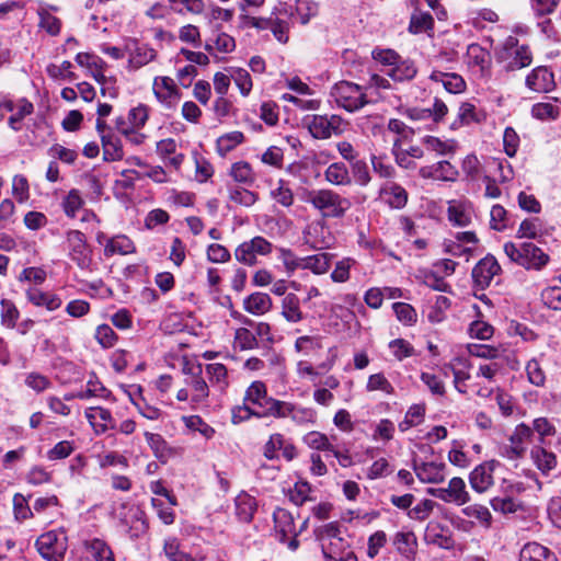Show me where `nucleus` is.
<instances>
[{
  "instance_id": "obj_1",
  "label": "nucleus",
  "mask_w": 561,
  "mask_h": 561,
  "mask_svg": "<svg viewBox=\"0 0 561 561\" xmlns=\"http://www.w3.org/2000/svg\"><path fill=\"white\" fill-rule=\"evenodd\" d=\"M305 201L327 218L343 217L352 205L348 198L329 188L309 191Z\"/></svg>"
},
{
  "instance_id": "obj_2",
  "label": "nucleus",
  "mask_w": 561,
  "mask_h": 561,
  "mask_svg": "<svg viewBox=\"0 0 561 561\" xmlns=\"http://www.w3.org/2000/svg\"><path fill=\"white\" fill-rule=\"evenodd\" d=\"M62 249L68 259L80 270L91 272L93 270V253L88 244L85 234L77 229H68L65 232Z\"/></svg>"
},
{
  "instance_id": "obj_3",
  "label": "nucleus",
  "mask_w": 561,
  "mask_h": 561,
  "mask_svg": "<svg viewBox=\"0 0 561 561\" xmlns=\"http://www.w3.org/2000/svg\"><path fill=\"white\" fill-rule=\"evenodd\" d=\"M302 126L312 138L327 140L340 136L345 129V121L337 114H310L302 118Z\"/></svg>"
},
{
  "instance_id": "obj_4",
  "label": "nucleus",
  "mask_w": 561,
  "mask_h": 561,
  "mask_svg": "<svg viewBox=\"0 0 561 561\" xmlns=\"http://www.w3.org/2000/svg\"><path fill=\"white\" fill-rule=\"evenodd\" d=\"M330 98L336 104L350 113L356 112L367 103V95L364 88L350 81L336 82L330 91Z\"/></svg>"
},
{
  "instance_id": "obj_5",
  "label": "nucleus",
  "mask_w": 561,
  "mask_h": 561,
  "mask_svg": "<svg viewBox=\"0 0 561 561\" xmlns=\"http://www.w3.org/2000/svg\"><path fill=\"white\" fill-rule=\"evenodd\" d=\"M39 554L47 561H62L68 548L67 535L62 529L42 534L36 540Z\"/></svg>"
},
{
  "instance_id": "obj_6",
  "label": "nucleus",
  "mask_w": 561,
  "mask_h": 561,
  "mask_svg": "<svg viewBox=\"0 0 561 561\" xmlns=\"http://www.w3.org/2000/svg\"><path fill=\"white\" fill-rule=\"evenodd\" d=\"M271 403V410L274 417H290L297 425H313L317 422V412L313 408L282 400L272 401Z\"/></svg>"
},
{
  "instance_id": "obj_7",
  "label": "nucleus",
  "mask_w": 561,
  "mask_h": 561,
  "mask_svg": "<svg viewBox=\"0 0 561 561\" xmlns=\"http://www.w3.org/2000/svg\"><path fill=\"white\" fill-rule=\"evenodd\" d=\"M273 250V244L261 236H256L249 241H244L234 250V257L238 262L253 266L256 264L257 255H268Z\"/></svg>"
},
{
  "instance_id": "obj_8",
  "label": "nucleus",
  "mask_w": 561,
  "mask_h": 561,
  "mask_svg": "<svg viewBox=\"0 0 561 561\" xmlns=\"http://www.w3.org/2000/svg\"><path fill=\"white\" fill-rule=\"evenodd\" d=\"M125 53L128 56L127 69L136 71L156 60L158 53L149 44L129 38L125 42Z\"/></svg>"
},
{
  "instance_id": "obj_9",
  "label": "nucleus",
  "mask_w": 561,
  "mask_h": 561,
  "mask_svg": "<svg viewBox=\"0 0 561 561\" xmlns=\"http://www.w3.org/2000/svg\"><path fill=\"white\" fill-rule=\"evenodd\" d=\"M152 92L157 102L167 110L174 108L181 100V91L168 76H157L152 81Z\"/></svg>"
},
{
  "instance_id": "obj_10",
  "label": "nucleus",
  "mask_w": 561,
  "mask_h": 561,
  "mask_svg": "<svg viewBox=\"0 0 561 561\" xmlns=\"http://www.w3.org/2000/svg\"><path fill=\"white\" fill-rule=\"evenodd\" d=\"M427 493L445 503L458 506L465 505L470 500L463 479L458 477L450 479L446 488H430Z\"/></svg>"
},
{
  "instance_id": "obj_11",
  "label": "nucleus",
  "mask_w": 561,
  "mask_h": 561,
  "mask_svg": "<svg viewBox=\"0 0 561 561\" xmlns=\"http://www.w3.org/2000/svg\"><path fill=\"white\" fill-rule=\"evenodd\" d=\"M419 175L424 180L455 182L459 176V171L449 158H445L435 163L421 167Z\"/></svg>"
},
{
  "instance_id": "obj_12",
  "label": "nucleus",
  "mask_w": 561,
  "mask_h": 561,
  "mask_svg": "<svg viewBox=\"0 0 561 561\" xmlns=\"http://www.w3.org/2000/svg\"><path fill=\"white\" fill-rule=\"evenodd\" d=\"M448 113V107L440 99H435L432 107H407L403 114L413 122L425 123L431 121L433 124L443 122Z\"/></svg>"
},
{
  "instance_id": "obj_13",
  "label": "nucleus",
  "mask_w": 561,
  "mask_h": 561,
  "mask_svg": "<svg viewBox=\"0 0 561 561\" xmlns=\"http://www.w3.org/2000/svg\"><path fill=\"white\" fill-rule=\"evenodd\" d=\"M272 401L278 400L267 396L266 386L262 381H253L245 391L244 402L261 409L260 412L263 416H273Z\"/></svg>"
},
{
  "instance_id": "obj_14",
  "label": "nucleus",
  "mask_w": 561,
  "mask_h": 561,
  "mask_svg": "<svg viewBox=\"0 0 561 561\" xmlns=\"http://www.w3.org/2000/svg\"><path fill=\"white\" fill-rule=\"evenodd\" d=\"M500 58L507 62L508 69H522L526 66V48L518 44L516 36L511 35L503 43Z\"/></svg>"
},
{
  "instance_id": "obj_15",
  "label": "nucleus",
  "mask_w": 561,
  "mask_h": 561,
  "mask_svg": "<svg viewBox=\"0 0 561 561\" xmlns=\"http://www.w3.org/2000/svg\"><path fill=\"white\" fill-rule=\"evenodd\" d=\"M526 451V424L520 423L510 436L508 442L500 447V455L507 460L522 459Z\"/></svg>"
},
{
  "instance_id": "obj_16",
  "label": "nucleus",
  "mask_w": 561,
  "mask_h": 561,
  "mask_svg": "<svg viewBox=\"0 0 561 561\" xmlns=\"http://www.w3.org/2000/svg\"><path fill=\"white\" fill-rule=\"evenodd\" d=\"M280 454L285 459L293 460L297 453L295 446L287 442L283 434H272L263 447V455L268 460H275Z\"/></svg>"
},
{
  "instance_id": "obj_17",
  "label": "nucleus",
  "mask_w": 561,
  "mask_h": 561,
  "mask_svg": "<svg viewBox=\"0 0 561 561\" xmlns=\"http://www.w3.org/2000/svg\"><path fill=\"white\" fill-rule=\"evenodd\" d=\"M501 266L496 259L492 255H486L481 259L472 270V278L477 286L481 289L488 287L492 279L499 275Z\"/></svg>"
},
{
  "instance_id": "obj_18",
  "label": "nucleus",
  "mask_w": 561,
  "mask_h": 561,
  "mask_svg": "<svg viewBox=\"0 0 561 561\" xmlns=\"http://www.w3.org/2000/svg\"><path fill=\"white\" fill-rule=\"evenodd\" d=\"M378 197L382 203L394 209H401L408 203V192L393 181H386L380 186Z\"/></svg>"
},
{
  "instance_id": "obj_19",
  "label": "nucleus",
  "mask_w": 561,
  "mask_h": 561,
  "mask_svg": "<svg viewBox=\"0 0 561 561\" xmlns=\"http://www.w3.org/2000/svg\"><path fill=\"white\" fill-rule=\"evenodd\" d=\"M421 144L428 152L438 157L453 159L459 145L455 139H442L436 136L426 135L421 139Z\"/></svg>"
},
{
  "instance_id": "obj_20",
  "label": "nucleus",
  "mask_w": 561,
  "mask_h": 561,
  "mask_svg": "<svg viewBox=\"0 0 561 561\" xmlns=\"http://www.w3.org/2000/svg\"><path fill=\"white\" fill-rule=\"evenodd\" d=\"M275 533L279 541L285 542L290 537H297L300 530L296 529L294 516L285 508H277L273 514Z\"/></svg>"
},
{
  "instance_id": "obj_21",
  "label": "nucleus",
  "mask_w": 561,
  "mask_h": 561,
  "mask_svg": "<svg viewBox=\"0 0 561 561\" xmlns=\"http://www.w3.org/2000/svg\"><path fill=\"white\" fill-rule=\"evenodd\" d=\"M85 417L93 427L95 434H104L110 428H115L116 423L110 410L101 407H92L85 410Z\"/></svg>"
},
{
  "instance_id": "obj_22",
  "label": "nucleus",
  "mask_w": 561,
  "mask_h": 561,
  "mask_svg": "<svg viewBox=\"0 0 561 561\" xmlns=\"http://www.w3.org/2000/svg\"><path fill=\"white\" fill-rule=\"evenodd\" d=\"M447 213L449 221L459 227L469 226L474 215L472 204L467 201H450Z\"/></svg>"
},
{
  "instance_id": "obj_23",
  "label": "nucleus",
  "mask_w": 561,
  "mask_h": 561,
  "mask_svg": "<svg viewBox=\"0 0 561 561\" xmlns=\"http://www.w3.org/2000/svg\"><path fill=\"white\" fill-rule=\"evenodd\" d=\"M392 545L397 552L407 560H413L417 552V538L412 530H400L394 534Z\"/></svg>"
},
{
  "instance_id": "obj_24",
  "label": "nucleus",
  "mask_w": 561,
  "mask_h": 561,
  "mask_svg": "<svg viewBox=\"0 0 561 561\" xmlns=\"http://www.w3.org/2000/svg\"><path fill=\"white\" fill-rule=\"evenodd\" d=\"M493 470V462H484L477 466L469 477L471 488L478 493L488 491L494 482Z\"/></svg>"
},
{
  "instance_id": "obj_25",
  "label": "nucleus",
  "mask_w": 561,
  "mask_h": 561,
  "mask_svg": "<svg viewBox=\"0 0 561 561\" xmlns=\"http://www.w3.org/2000/svg\"><path fill=\"white\" fill-rule=\"evenodd\" d=\"M163 552L168 561H204L206 556L202 552L196 554L188 553L181 548L180 540L176 537L164 539Z\"/></svg>"
},
{
  "instance_id": "obj_26",
  "label": "nucleus",
  "mask_w": 561,
  "mask_h": 561,
  "mask_svg": "<svg viewBox=\"0 0 561 561\" xmlns=\"http://www.w3.org/2000/svg\"><path fill=\"white\" fill-rule=\"evenodd\" d=\"M526 229V220L520 222L516 241H508L504 244V252L510 261L520 265H526V242L523 241L525 237L524 230Z\"/></svg>"
},
{
  "instance_id": "obj_27",
  "label": "nucleus",
  "mask_w": 561,
  "mask_h": 561,
  "mask_svg": "<svg viewBox=\"0 0 561 561\" xmlns=\"http://www.w3.org/2000/svg\"><path fill=\"white\" fill-rule=\"evenodd\" d=\"M445 469L446 466L444 463L438 462H421L414 463V472L420 481L424 483H439L445 479Z\"/></svg>"
},
{
  "instance_id": "obj_28",
  "label": "nucleus",
  "mask_w": 561,
  "mask_h": 561,
  "mask_svg": "<svg viewBox=\"0 0 561 561\" xmlns=\"http://www.w3.org/2000/svg\"><path fill=\"white\" fill-rule=\"evenodd\" d=\"M25 296L28 302L36 307H45L48 311L57 310L62 302L58 295L43 291L36 287H28L25 290Z\"/></svg>"
},
{
  "instance_id": "obj_29",
  "label": "nucleus",
  "mask_w": 561,
  "mask_h": 561,
  "mask_svg": "<svg viewBox=\"0 0 561 561\" xmlns=\"http://www.w3.org/2000/svg\"><path fill=\"white\" fill-rule=\"evenodd\" d=\"M75 59L95 81L103 80L107 65L101 57L90 53H78Z\"/></svg>"
},
{
  "instance_id": "obj_30",
  "label": "nucleus",
  "mask_w": 561,
  "mask_h": 561,
  "mask_svg": "<svg viewBox=\"0 0 561 561\" xmlns=\"http://www.w3.org/2000/svg\"><path fill=\"white\" fill-rule=\"evenodd\" d=\"M280 308V314L289 323L296 324L305 319L300 299L294 293L285 295V297L282 299Z\"/></svg>"
},
{
  "instance_id": "obj_31",
  "label": "nucleus",
  "mask_w": 561,
  "mask_h": 561,
  "mask_svg": "<svg viewBox=\"0 0 561 561\" xmlns=\"http://www.w3.org/2000/svg\"><path fill=\"white\" fill-rule=\"evenodd\" d=\"M257 510V503L254 496L247 492H241L234 500L236 516L241 523H250Z\"/></svg>"
},
{
  "instance_id": "obj_32",
  "label": "nucleus",
  "mask_w": 561,
  "mask_h": 561,
  "mask_svg": "<svg viewBox=\"0 0 561 561\" xmlns=\"http://www.w3.org/2000/svg\"><path fill=\"white\" fill-rule=\"evenodd\" d=\"M136 252V245L125 234H118L106 240L104 244V255L106 257L118 255H128Z\"/></svg>"
},
{
  "instance_id": "obj_33",
  "label": "nucleus",
  "mask_w": 561,
  "mask_h": 561,
  "mask_svg": "<svg viewBox=\"0 0 561 561\" xmlns=\"http://www.w3.org/2000/svg\"><path fill=\"white\" fill-rule=\"evenodd\" d=\"M553 85V75L546 67H538L528 76V88L536 92H548Z\"/></svg>"
},
{
  "instance_id": "obj_34",
  "label": "nucleus",
  "mask_w": 561,
  "mask_h": 561,
  "mask_svg": "<svg viewBox=\"0 0 561 561\" xmlns=\"http://www.w3.org/2000/svg\"><path fill=\"white\" fill-rule=\"evenodd\" d=\"M227 196L229 203L242 207H251L259 199V195L255 192L234 184L227 185Z\"/></svg>"
},
{
  "instance_id": "obj_35",
  "label": "nucleus",
  "mask_w": 561,
  "mask_h": 561,
  "mask_svg": "<svg viewBox=\"0 0 561 561\" xmlns=\"http://www.w3.org/2000/svg\"><path fill=\"white\" fill-rule=\"evenodd\" d=\"M332 257L333 254L327 252L304 256L302 270H309L314 275H323L330 270Z\"/></svg>"
},
{
  "instance_id": "obj_36",
  "label": "nucleus",
  "mask_w": 561,
  "mask_h": 561,
  "mask_svg": "<svg viewBox=\"0 0 561 561\" xmlns=\"http://www.w3.org/2000/svg\"><path fill=\"white\" fill-rule=\"evenodd\" d=\"M243 306L249 313L262 316L271 310L272 299L265 293H254L244 299Z\"/></svg>"
},
{
  "instance_id": "obj_37",
  "label": "nucleus",
  "mask_w": 561,
  "mask_h": 561,
  "mask_svg": "<svg viewBox=\"0 0 561 561\" xmlns=\"http://www.w3.org/2000/svg\"><path fill=\"white\" fill-rule=\"evenodd\" d=\"M478 238L473 231L457 232L455 242L450 245V252L454 255L470 254L476 250Z\"/></svg>"
},
{
  "instance_id": "obj_38",
  "label": "nucleus",
  "mask_w": 561,
  "mask_h": 561,
  "mask_svg": "<svg viewBox=\"0 0 561 561\" xmlns=\"http://www.w3.org/2000/svg\"><path fill=\"white\" fill-rule=\"evenodd\" d=\"M386 75L396 82L411 81L417 75L415 61L410 58H402L397 68L386 71Z\"/></svg>"
},
{
  "instance_id": "obj_39",
  "label": "nucleus",
  "mask_w": 561,
  "mask_h": 561,
  "mask_svg": "<svg viewBox=\"0 0 561 561\" xmlns=\"http://www.w3.org/2000/svg\"><path fill=\"white\" fill-rule=\"evenodd\" d=\"M430 79L436 82H442L444 88L450 93H460L466 87L465 80L457 73L433 71Z\"/></svg>"
},
{
  "instance_id": "obj_40",
  "label": "nucleus",
  "mask_w": 561,
  "mask_h": 561,
  "mask_svg": "<svg viewBox=\"0 0 561 561\" xmlns=\"http://www.w3.org/2000/svg\"><path fill=\"white\" fill-rule=\"evenodd\" d=\"M371 58L377 64L385 67L386 72L392 70L393 68H397V66H399V62L402 60L403 57L399 55L394 49L375 47L371 50Z\"/></svg>"
},
{
  "instance_id": "obj_41",
  "label": "nucleus",
  "mask_w": 561,
  "mask_h": 561,
  "mask_svg": "<svg viewBox=\"0 0 561 561\" xmlns=\"http://www.w3.org/2000/svg\"><path fill=\"white\" fill-rule=\"evenodd\" d=\"M84 199L79 190H70L61 201V209L68 218H76L78 213L83 208Z\"/></svg>"
},
{
  "instance_id": "obj_42",
  "label": "nucleus",
  "mask_w": 561,
  "mask_h": 561,
  "mask_svg": "<svg viewBox=\"0 0 561 561\" xmlns=\"http://www.w3.org/2000/svg\"><path fill=\"white\" fill-rule=\"evenodd\" d=\"M103 159L108 162L119 161L124 157L122 141L114 134L102 137Z\"/></svg>"
},
{
  "instance_id": "obj_43",
  "label": "nucleus",
  "mask_w": 561,
  "mask_h": 561,
  "mask_svg": "<svg viewBox=\"0 0 561 561\" xmlns=\"http://www.w3.org/2000/svg\"><path fill=\"white\" fill-rule=\"evenodd\" d=\"M205 371L210 383L224 391L229 386L228 369L224 364L214 363L205 366Z\"/></svg>"
},
{
  "instance_id": "obj_44",
  "label": "nucleus",
  "mask_w": 561,
  "mask_h": 561,
  "mask_svg": "<svg viewBox=\"0 0 561 561\" xmlns=\"http://www.w3.org/2000/svg\"><path fill=\"white\" fill-rule=\"evenodd\" d=\"M85 549L95 561H115L111 547L100 538H92L84 541Z\"/></svg>"
},
{
  "instance_id": "obj_45",
  "label": "nucleus",
  "mask_w": 561,
  "mask_h": 561,
  "mask_svg": "<svg viewBox=\"0 0 561 561\" xmlns=\"http://www.w3.org/2000/svg\"><path fill=\"white\" fill-rule=\"evenodd\" d=\"M182 422L192 433H198L205 439H211L215 436V428L206 423L199 415H184Z\"/></svg>"
},
{
  "instance_id": "obj_46",
  "label": "nucleus",
  "mask_w": 561,
  "mask_h": 561,
  "mask_svg": "<svg viewBox=\"0 0 561 561\" xmlns=\"http://www.w3.org/2000/svg\"><path fill=\"white\" fill-rule=\"evenodd\" d=\"M325 180L333 185H348L351 176L343 162H333L324 171Z\"/></svg>"
},
{
  "instance_id": "obj_47",
  "label": "nucleus",
  "mask_w": 561,
  "mask_h": 561,
  "mask_svg": "<svg viewBox=\"0 0 561 561\" xmlns=\"http://www.w3.org/2000/svg\"><path fill=\"white\" fill-rule=\"evenodd\" d=\"M488 174L500 182H507L514 178L512 165L502 159H491L488 164Z\"/></svg>"
},
{
  "instance_id": "obj_48",
  "label": "nucleus",
  "mask_w": 561,
  "mask_h": 561,
  "mask_svg": "<svg viewBox=\"0 0 561 561\" xmlns=\"http://www.w3.org/2000/svg\"><path fill=\"white\" fill-rule=\"evenodd\" d=\"M434 19L430 12L414 11L409 23V32L420 34L433 30Z\"/></svg>"
},
{
  "instance_id": "obj_49",
  "label": "nucleus",
  "mask_w": 561,
  "mask_h": 561,
  "mask_svg": "<svg viewBox=\"0 0 561 561\" xmlns=\"http://www.w3.org/2000/svg\"><path fill=\"white\" fill-rule=\"evenodd\" d=\"M186 383L192 391L191 401L193 404H202L206 402L209 396V388L201 375H193Z\"/></svg>"
},
{
  "instance_id": "obj_50",
  "label": "nucleus",
  "mask_w": 561,
  "mask_h": 561,
  "mask_svg": "<svg viewBox=\"0 0 561 561\" xmlns=\"http://www.w3.org/2000/svg\"><path fill=\"white\" fill-rule=\"evenodd\" d=\"M356 260L350 256L337 261L330 274L331 280L336 284H344L348 282L351 278V270L356 265Z\"/></svg>"
},
{
  "instance_id": "obj_51",
  "label": "nucleus",
  "mask_w": 561,
  "mask_h": 561,
  "mask_svg": "<svg viewBox=\"0 0 561 561\" xmlns=\"http://www.w3.org/2000/svg\"><path fill=\"white\" fill-rule=\"evenodd\" d=\"M451 301L446 296H436L434 302L428 309L427 319L431 323H440L446 318V312L449 310Z\"/></svg>"
},
{
  "instance_id": "obj_52",
  "label": "nucleus",
  "mask_w": 561,
  "mask_h": 561,
  "mask_svg": "<svg viewBox=\"0 0 561 561\" xmlns=\"http://www.w3.org/2000/svg\"><path fill=\"white\" fill-rule=\"evenodd\" d=\"M556 434L554 426L545 417L536 419L533 423L531 431L528 430V438L531 440L537 437V439L543 444H546L547 439L553 437Z\"/></svg>"
},
{
  "instance_id": "obj_53",
  "label": "nucleus",
  "mask_w": 561,
  "mask_h": 561,
  "mask_svg": "<svg viewBox=\"0 0 561 561\" xmlns=\"http://www.w3.org/2000/svg\"><path fill=\"white\" fill-rule=\"evenodd\" d=\"M229 175L237 182L245 185H251L255 181V175L250 163L239 161L231 165Z\"/></svg>"
},
{
  "instance_id": "obj_54",
  "label": "nucleus",
  "mask_w": 561,
  "mask_h": 561,
  "mask_svg": "<svg viewBox=\"0 0 561 561\" xmlns=\"http://www.w3.org/2000/svg\"><path fill=\"white\" fill-rule=\"evenodd\" d=\"M295 351L302 355H311L322 348V337L319 335H302L296 339Z\"/></svg>"
},
{
  "instance_id": "obj_55",
  "label": "nucleus",
  "mask_w": 561,
  "mask_h": 561,
  "mask_svg": "<svg viewBox=\"0 0 561 561\" xmlns=\"http://www.w3.org/2000/svg\"><path fill=\"white\" fill-rule=\"evenodd\" d=\"M531 458L536 467L543 473H548L556 467V456L543 447L534 448Z\"/></svg>"
},
{
  "instance_id": "obj_56",
  "label": "nucleus",
  "mask_w": 561,
  "mask_h": 561,
  "mask_svg": "<svg viewBox=\"0 0 561 561\" xmlns=\"http://www.w3.org/2000/svg\"><path fill=\"white\" fill-rule=\"evenodd\" d=\"M305 444L316 450L325 451V457L329 458V451L333 450V445L330 443L329 437L318 431H311L304 436Z\"/></svg>"
},
{
  "instance_id": "obj_57",
  "label": "nucleus",
  "mask_w": 561,
  "mask_h": 561,
  "mask_svg": "<svg viewBox=\"0 0 561 561\" xmlns=\"http://www.w3.org/2000/svg\"><path fill=\"white\" fill-rule=\"evenodd\" d=\"M34 111L33 104L27 101L26 99H21L16 103L15 111L13 114L9 117V126L13 130H20L22 127V121L24 117L31 115Z\"/></svg>"
},
{
  "instance_id": "obj_58",
  "label": "nucleus",
  "mask_w": 561,
  "mask_h": 561,
  "mask_svg": "<svg viewBox=\"0 0 561 561\" xmlns=\"http://www.w3.org/2000/svg\"><path fill=\"white\" fill-rule=\"evenodd\" d=\"M244 136L241 131H230L217 139V151L220 156H226L228 152L233 150L237 146L242 144Z\"/></svg>"
},
{
  "instance_id": "obj_59",
  "label": "nucleus",
  "mask_w": 561,
  "mask_h": 561,
  "mask_svg": "<svg viewBox=\"0 0 561 561\" xmlns=\"http://www.w3.org/2000/svg\"><path fill=\"white\" fill-rule=\"evenodd\" d=\"M366 391H381L386 396H392L394 393V387L388 380L383 373H377L368 377L366 383Z\"/></svg>"
},
{
  "instance_id": "obj_60",
  "label": "nucleus",
  "mask_w": 561,
  "mask_h": 561,
  "mask_svg": "<svg viewBox=\"0 0 561 561\" xmlns=\"http://www.w3.org/2000/svg\"><path fill=\"white\" fill-rule=\"evenodd\" d=\"M131 403L137 409L138 413L149 420V421H159L164 417V412L160 410L159 408L149 404L144 398L135 399L130 394Z\"/></svg>"
},
{
  "instance_id": "obj_61",
  "label": "nucleus",
  "mask_w": 561,
  "mask_h": 561,
  "mask_svg": "<svg viewBox=\"0 0 561 561\" xmlns=\"http://www.w3.org/2000/svg\"><path fill=\"white\" fill-rule=\"evenodd\" d=\"M319 5L313 0H297L295 4V16L301 24H307L318 14Z\"/></svg>"
},
{
  "instance_id": "obj_62",
  "label": "nucleus",
  "mask_w": 561,
  "mask_h": 561,
  "mask_svg": "<svg viewBox=\"0 0 561 561\" xmlns=\"http://www.w3.org/2000/svg\"><path fill=\"white\" fill-rule=\"evenodd\" d=\"M0 317L2 325L13 329L16 325L20 312L13 301L2 299L0 301Z\"/></svg>"
},
{
  "instance_id": "obj_63",
  "label": "nucleus",
  "mask_w": 561,
  "mask_h": 561,
  "mask_svg": "<svg viewBox=\"0 0 561 561\" xmlns=\"http://www.w3.org/2000/svg\"><path fill=\"white\" fill-rule=\"evenodd\" d=\"M350 548V543L343 537H340L333 541L325 542L321 546L322 554L325 561H334L340 558V554L344 553Z\"/></svg>"
},
{
  "instance_id": "obj_64",
  "label": "nucleus",
  "mask_w": 561,
  "mask_h": 561,
  "mask_svg": "<svg viewBox=\"0 0 561 561\" xmlns=\"http://www.w3.org/2000/svg\"><path fill=\"white\" fill-rule=\"evenodd\" d=\"M234 346L241 351H250L259 347L255 334L248 328H239L234 332Z\"/></svg>"
}]
</instances>
